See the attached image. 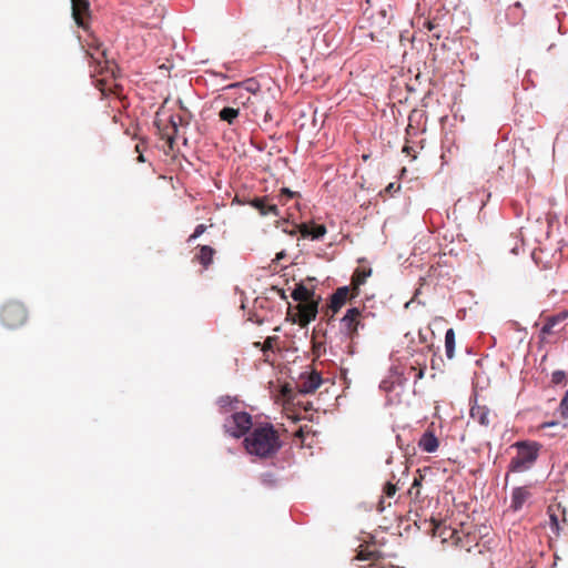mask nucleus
I'll return each instance as SVG.
<instances>
[{
    "instance_id": "obj_13",
    "label": "nucleus",
    "mask_w": 568,
    "mask_h": 568,
    "mask_svg": "<svg viewBox=\"0 0 568 568\" xmlns=\"http://www.w3.org/2000/svg\"><path fill=\"white\" fill-rule=\"evenodd\" d=\"M551 524V530L556 534L559 532L560 521L566 523V508L561 504H551L547 510Z\"/></svg>"
},
{
    "instance_id": "obj_11",
    "label": "nucleus",
    "mask_w": 568,
    "mask_h": 568,
    "mask_svg": "<svg viewBox=\"0 0 568 568\" xmlns=\"http://www.w3.org/2000/svg\"><path fill=\"white\" fill-rule=\"evenodd\" d=\"M433 534L434 536L439 537L443 544L452 541L453 545L458 546L459 542L462 541L458 531L456 529L447 527L443 523L433 521Z\"/></svg>"
},
{
    "instance_id": "obj_32",
    "label": "nucleus",
    "mask_w": 568,
    "mask_h": 568,
    "mask_svg": "<svg viewBox=\"0 0 568 568\" xmlns=\"http://www.w3.org/2000/svg\"><path fill=\"white\" fill-rule=\"evenodd\" d=\"M383 491L387 497H393L397 491V487L395 484L388 481L385 484Z\"/></svg>"
},
{
    "instance_id": "obj_40",
    "label": "nucleus",
    "mask_w": 568,
    "mask_h": 568,
    "mask_svg": "<svg viewBox=\"0 0 568 568\" xmlns=\"http://www.w3.org/2000/svg\"><path fill=\"white\" fill-rule=\"evenodd\" d=\"M425 24H426V28H427L429 31H432V30H434V29H435L434 23H433V22H430V21H427Z\"/></svg>"
},
{
    "instance_id": "obj_4",
    "label": "nucleus",
    "mask_w": 568,
    "mask_h": 568,
    "mask_svg": "<svg viewBox=\"0 0 568 568\" xmlns=\"http://www.w3.org/2000/svg\"><path fill=\"white\" fill-rule=\"evenodd\" d=\"M252 427V417L245 412L233 414L225 420V432L235 438L245 435Z\"/></svg>"
},
{
    "instance_id": "obj_30",
    "label": "nucleus",
    "mask_w": 568,
    "mask_h": 568,
    "mask_svg": "<svg viewBox=\"0 0 568 568\" xmlns=\"http://www.w3.org/2000/svg\"><path fill=\"white\" fill-rule=\"evenodd\" d=\"M206 231V225L199 224L194 232L189 236L187 242L192 243L194 240H196L199 236H201Z\"/></svg>"
},
{
    "instance_id": "obj_24",
    "label": "nucleus",
    "mask_w": 568,
    "mask_h": 568,
    "mask_svg": "<svg viewBox=\"0 0 568 568\" xmlns=\"http://www.w3.org/2000/svg\"><path fill=\"white\" fill-rule=\"evenodd\" d=\"M445 352L446 356L452 359L455 355V332L453 328L446 331L445 334Z\"/></svg>"
},
{
    "instance_id": "obj_7",
    "label": "nucleus",
    "mask_w": 568,
    "mask_h": 568,
    "mask_svg": "<svg viewBox=\"0 0 568 568\" xmlns=\"http://www.w3.org/2000/svg\"><path fill=\"white\" fill-rule=\"evenodd\" d=\"M72 18L78 27L88 29V20L91 17L89 0H71Z\"/></svg>"
},
{
    "instance_id": "obj_29",
    "label": "nucleus",
    "mask_w": 568,
    "mask_h": 568,
    "mask_svg": "<svg viewBox=\"0 0 568 568\" xmlns=\"http://www.w3.org/2000/svg\"><path fill=\"white\" fill-rule=\"evenodd\" d=\"M296 196H298L297 192H293V191H291L287 187H283V189H281V192L277 195V199H278V202L284 205V204H286V202L290 199H293V197H296Z\"/></svg>"
},
{
    "instance_id": "obj_26",
    "label": "nucleus",
    "mask_w": 568,
    "mask_h": 568,
    "mask_svg": "<svg viewBox=\"0 0 568 568\" xmlns=\"http://www.w3.org/2000/svg\"><path fill=\"white\" fill-rule=\"evenodd\" d=\"M377 554L375 551H371L368 549H362L358 555L356 556V559L358 560H372V564L368 565V568L376 567L377 566Z\"/></svg>"
},
{
    "instance_id": "obj_46",
    "label": "nucleus",
    "mask_w": 568,
    "mask_h": 568,
    "mask_svg": "<svg viewBox=\"0 0 568 568\" xmlns=\"http://www.w3.org/2000/svg\"><path fill=\"white\" fill-rule=\"evenodd\" d=\"M434 37L438 40L440 38V34H434Z\"/></svg>"
},
{
    "instance_id": "obj_9",
    "label": "nucleus",
    "mask_w": 568,
    "mask_h": 568,
    "mask_svg": "<svg viewBox=\"0 0 568 568\" xmlns=\"http://www.w3.org/2000/svg\"><path fill=\"white\" fill-rule=\"evenodd\" d=\"M322 383L323 378L316 371L302 374L297 384L298 392L302 394H312L322 385Z\"/></svg>"
},
{
    "instance_id": "obj_8",
    "label": "nucleus",
    "mask_w": 568,
    "mask_h": 568,
    "mask_svg": "<svg viewBox=\"0 0 568 568\" xmlns=\"http://www.w3.org/2000/svg\"><path fill=\"white\" fill-rule=\"evenodd\" d=\"M317 306L318 303L315 300L298 303L296 305L297 318L295 322H297L301 326H306L310 322L315 320L317 315Z\"/></svg>"
},
{
    "instance_id": "obj_43",
    "label": "nucleus",
    "mask_w": 568,
    "mask_h": 568,
    "mask_svg": "<svg viewBox=\"0 0 568 568\" xmlns=\"http://www.w3.org/2000/svg\"><path fill=\"white\" fill-rule=\"evenodd\" d=\"M409 150H410V148H409V146H407V145H405V146L403 148V152L408 153V152H409Z\"/></svg>"
},
{
    "instance_id": "obj_37",
    "label": "nucleus",
    "mask_w": 568,
    "mask_h": 568,
    "mask_svg": "<svg viewBox=\"0 0 568 568\" xmlns=\"http://www.w3.org/2000/svg\"><path fill=\"white\" fill-rule=\"evenodd\" d=\"M219 404H220L221 407H225L229 404H231V399H230V397H221L219 399Z\"/></svg>"
},
{
    "instance_id": "obj_3",
    "label": "nucleus",
    "mask_w": 568,
    "mask_h": 568,
    "mask_svg": "<svg viewBox=\"0 0 568 568\" xmlns=\"http://www.w3.org/2000/svg\"><path fill=\"white\" fill-rule=\"evenodd\" d=\"M27 318L28 312L24 305L16 301L6 303L0 311L1 323L10 329L20 327L27 322Z\"/></svg>"
},
{
    "instance_id": "obj_27",
    "label": "nucleus",
    "mask_w": 568,
    "mask_h": 568,
    "mask_svg": "<svg viewBox=\"0 0 568 568\" xmlns=\"http://www.w3.org/2000/svg\"><path fill=\"white\" fill-rule=\"evenodd\" d=\"M277 341V336H268L266 339L261 342H255L254 346L261 348V351L265 354L267 351L273 349L274 343Z\"/></svg>"
},
{
    "instance_id": "obj_39",
    "label": "nucleus",
    "mask_w": 568,
    "mask_h": 568,
    "mask_svg": "<svg viewBox=\"0 0 568 568\" xmlns=\"http://www.w3.org/2000/svg\"><path fill=\"white\" fill-rule=\"evenodd\" d=\"M233 94L235 95V99L242 100L241 103L246 100V95H241L237 91H233Z\"/></svg>"
},
{
    "instance_id": "obj_16",
    "label": "nucleus",
    "mask_w": 568,
    "mask_h": 568,
    "mask_svg": "<svg viewBox=\"0 0 568 568\" xmlns=\"http://www.w3.org/2000/svg\"><path fill=\"white\" fill-rule=\"evenodd\" d=\"M568 316L567 313H560L554 316H549L546 318L545 324L540 329V339L545 341L547 336L555 333V326L566 320Z\"/></svg>"
},
{
    "instance_id": "obj_34",
    "label": "nucleus",
    "mask_w": 568,
    "mask_h": 568,
    "mask_svg": "<svg viewBox=\"0 0 568 568\" xmlns=\"http://www.w3.org/2000/svg\"><path fill=\"white\" fill-rule=\"evenodd\" d=\"M399 190H400V184L389 183L385 187L384 193H386L388 195H393L394 193L398 192Z\"/></svg>"
},
{
    "instance_id": "obj_38",
    "label": "nucleus",
    "mask_w": 568,
    "mask_h": 568,
    "mask_svg": "<svg viewBox=\"0 0 568 568\" xmlns=\"http://www.w3.org/2000/svg\"><path fill=\"white\" fill-rule=\"evenodd\" d=\"M556 426H559V423L558 422H548V423H544L541 425L542 428H547V427H556Z\"/></svg>"
},
{
    "instance_id": "obj_45",
    "label": "nucleus",
    "mask_w": 568,
    "mask_h": 568,
    "mask_svg": "<svg viewBox=\"0 0 568 568\" xmlns=\"http://www.w3.org/2000/svg\"><path fill=\"white\" fill-rule=\"evenodd\" d=\"M515 7H516V8H520V7H521V3H520V2H516V3H515Z\"/></svg>"
},
{
    "instance_id": "obj_21",
    "label": "nucleus",
    "mask_w": 568,
    "mask_h": 568,
    "mask_svg": "<svg viewBox=\"0 0 568 568\" xmlns=\"http://www.w3.org/2000/svg\"><path fill=\"white\" fill-rule=\"evenodd\" d=\"M215 254V250L209 245H200L199 252L195 255V260L204 267L207 268L212 262Z\"/></svg>"
},
{
    "instance_id": "obj_5",
    "label": "nucleus",
    "mask_w": 568,
    "mask_h": 568,
    "mask_svg": "<svg viewBox=\"0 0 568 568\" xmlns=\"http://www.w3.org/2000/svg\"><path fill=\"white\" fill-rule=\"evenodd\" d=\"M359 327H364L362 312L357 307L347 310L341 320L342 333L353 341L357 336Z\"/></svg>"
},
{
    "instance_id": "obj_17",
    "label": "nucleus",
    "mask_w": 568,
    "mask_h": 568,
    "mask_svg": "<svg viewBox=\"0 0 568 568\" xmlns=\"http://www.w3.org/2000/svg\"><path fill=\"white\" fill-rule=\"evenodd\" d=\"M418 446L426 453H434L437 450L439 442L433 430L427 429L419 438Z\"/></svg>"
},
{
    "instance_id": "obj_19",
    "label": "nucleus",
    "mask_w": 568,
    "mask_h": 568,
    "mask_svg": "<svg viewBox=\"0 0 568 568\" xmlns=\"http://www.w3.org/2000/svg\"><path fill=\"white\" fill-rule=\"evenodd\" d=\"M87 54L90 59L97 63L99 67L106 62V50L102 48V43L94 40V43L89 44V49L87 50Z\"/></svg>"
},
{
    "instance_id": "obj_23",
    "label": "nucleus",
    "mask_w": 568,
    "mask_h": 568,
    "mask_svg": "<svg viewBox=\"0 0 568 568\" xmlns=\"http://www.w3.org/2000/svg\"><path fill=\"white\" fill-rule=\"evenodd\" d=\"M292 297L298 303L314 300V291L306 287L303 283H298L292 292Z\"/></svg>"
},
{
    "instance_id": "obj_18",
    "label": "nucleus",
    "mask_w": 568,
    "mask_h": 568,
    "mask_svg": "<svg viewBox=\"0 0 568 568\" xmlns=\"http://www.w3.org/2000/svg\"><path fill=\"white\" fill-rule=\"evenodd\" d=\"M300 232L303 237H311L312 240H318L326 234V227L323 224H302Z\"/></svg>"
},
{
    "instance_id": "obj_1",
    "label": "nucleus",
    "mask_w": 568,
    "mask_h": 568,
    "mask_svg": "<svg viewBox=\"0 0 568 568\" xmlns=\"http://www.w3.org/2000/svg\"><path fill=\"white\" fill-rule=\"evenodd\" d=\"M245 447L250 454L258 457H273L282 447L277 430L272 424L257 426L244 439Z\"/></svg>"
},
{
    "instance_id": "obj_20",
    "label": "nucleus",
    "mask_w": 568,
    "mask_h": 568,
    "mask_svg": "<svg viewBox=\"0 0 568 568\" xmlns=\"http://www.w3.org/2000/svg\"><path fill=\"white\" fill-rule=\"evenodd\" d=\"M372 270L356 268L352 276L351 287L353 288V296L359 295V286L363 285L367 277L371 275Z\"/></svg>"
},
{
    "instance_id": "obj_15",
    "label": "nucleus",
    "mask_w": 568,
    "mask_h": 568,
    "mask_svg": "<svg viewBox=\"0 0 568 568\" xmlns=\"http://www.w3.org/2000/svg\"><path fill=\"white\" fill-rule=\"evenodd\" d=\"M225 89L229 91H237L241 95H246V100L242 102L243 105H246L251 102V93L256 91L257 85L254 81L247 80L245 82L230 84Z\"/></svg>"
},
{
    "instance_id": "obj_36",
    "label": "nucleus",
    "mask_w": 568,
    "mask_h": 568,
    "mask_svg": "<svg viewBox=\"0 0 568 568\" xmlns=\"http://www.w3.org/2000/svg\"><path fill=\"white\" fill-rule=\"evenodd\" d=\"M410 371H413L415 373V382H417L418 379H422L424 377V373H425V368H416L414 366L410 367Z\"/></svg>"
},
{
    "instance_id": "obj_6",
    "label": "nucleus",
    "mask_w": 568,
    "mask_h": 568,
    "mask_svg": "<svg viewBox=\"0 0 568 568\" xmlns=\"http://www.w3.org/2000/svg\"><path fill=\"white\" fill-rule=\"evenodd\" d=\"M192 118V113L181 104V112L170 116V128H166L165 131L162 132V138H166L168 142L172 146L179 128L187 126Z\"/></svg>"
},
{
    "instance_id": "obj_28",
    "label": "nucleus",
    "mask_w": 568,
    "mask_h": 568,
    "mask_svg": "<svg viewBox=\"0 0 568 568\" xmlns=\"http://www.w3.org/2000/svg\"><path fill=\"white\" fill-rule=\"evenodd\" d=\"M296 196H298L297 192H293V191H291L287 187H283V189H281V192L277 195V199H278V202L284 205V204H286V202L290 199H293V197H296Z\"/></svg>"
},
{
    "instance_id": "obj_31",
    "label": "nucleus",
    "mask_w": 568,
    "mask_h": 568,
    "mask_svg": "<svg viewBox=\"0 0 568 568\" xmlns=\"http://www.w3.org/2000/svg\"><path fill=\"white\" fill-rule=\"evenodd\" d=\"M145 142L144 141H140L139 143L135 144V152L139 153V156H138V162L140 163H144L145 162V158L143 155V152L145 150Z\"/></svg>"
},
{
    "instance_id": "obj_33",
    "label": "nucleus",
    "mask_w": 568,
    "mask_h": 568,
    "mask_svg": "<svg viewBox=\"0 0 568 568\" xmlns=\"http://www.w3.org/2000/svg\"><path fill=\"white\" fill-rule=\"evenodd\" d=\"M560 412L564 417H568V390L565 393V396L560 402Z\"/></svg>"
},
{
    "instance_id": "obj_44",
    "label": "nucleus",
    "mask_w": 568,
    "mask_h": 568,
    "mask_svg": "<svg viewBox=\"0 0 568 568\" xmlns=\"http://www.w3.org/2000/svg\"><path fill=\"white\" fill-rule=\"evenodd\" d=\"M381 14L382 17L385 19L386 18V11L385 10H381Z\"/></svg>"
},
{
    "instance_id": "obj_35",
    "label": "nucleus",
    "mask_w": 568,
    "mask_h": 568,
    "mask_svg": "<svg viewBox=\"0 0 568 568\" xmlns=\"http://www.w3.org/2000/svg\"><path fill=\"white\" fill-rule=\"evenodd\" d=\"M566 375L561 371H556L552 373V382L555 384H560L565 379Z\"/></svg>"
},
{
    "instance_id": "obj_22",
    "label": "nucleus",
    "mask_w": 568,
    "mask_h": 568,
    "mask_svg": "<svg viewBox=\"0 0 568 568\" xmlns=\"http://www.w3.org/2000/svg\"><path fill=\"white\" fill-rule=\"evenodd\" d=\"M530 497V491L528 487H516L513 490L511 495V507L515 510H518L523 507V505L528 500Z\"/></svg>"
},
{
    "instance_id": "obj_12",
    "label": "nucleus",
    "mask_w": 568,
    "mask_h": 568,
    "mask_svg": "<svg viewBox=\"0 0 568 568\" xmlns=\"http://www.w3.org/2000/svg\"><path fill=\"white\" fill-rule=\"evenodd\" d=\"M353 288L351 286L338 287L331 297L329 308L335 314L337 313L349 298H354Z\"/></svg>"
},
{
    "instance_id": "obj_25",
    "label": "nucleus",
    "mask_w": 568,
    "mask_h": 568,
    "mask_svg": "<svg viewBox=\"0 0 568 568\" xmlns=\"http://www.w3.org/2000/svg\"><path fill=\"white\" fill-rule=\"evenodd\" d=\"M237 116H239V109L230 108V106L223 108L219 113L220 120L225 121L229 124H233V122L236 120Z\"/></svg>"
},
{
    "instance_id": "obj_42",
    "label": "nucleus",
    "mask_w": 568,
    "mask_h": 568,
    "mask_svg": "<svg viewBox=\"0 0 568 568\" xmlns=\"http://www.w3.org/2000/svg\"><path fill=\"white\" fill-rule=\"evenodd\" d=\"M288 392H290V390H288V388H287L286 386H284V387H283V389H282L283 395H284V396H286V394H287Z\"/></svg>"
},
{
    "instance_id": "obj_2",
    "label": "nucleus",
    "mask_w": 568,
    "mask_h": 568,
    "mask_svg": "<svg viewBox=\"0 0 568 568\" xmlns=\"http://www.w3.org/2000/svg\"><path fill=\"white\" fill-rule=\"evenodd\" d=\"M513 447L517 454L508 465V473H524L534 466L541 446L536 442L524 440L515 443Z\"/></svg>"
},
{
    "instance_id": "obj_41",
    "label": "nucleus",
    "mask_w": 568,
    "mask_h": 568,
    "mask_svg": "<svg viewBox=\"0 0 568 568\" xmlns=\"http://www.w3.org/2000/svg\"><path fill=\"white\" fill-rule=\"evenodd\" d=\"M282 298H286V295L283 290H277Z\"/></svg>"
},
{
    "instance_id": "obj_14",
    "label": "nucleus",
    "mask_w": 568,
    "mask_h": 568,
    "mask_svg": "<svg viewBox=\"0 0 568 568\" xmlns=\"http://www.w3.org/2000/svg\"><path fill=\"white\" fill-rule=\"evenodd\" d=\"M250 204L256 209L261 215L267 216H280V211L276 204L271 203L270 199L267 196L264 197H255L253 199Z\"/></svg>"
},
{
    "instance_id": "obj_10",
    "label": "nucleus",
    "mask_w": 568,
    "mask_h": 568,
    "mask_svg": "<svg viewBox=\"0 0 568 568\" xmlns=\"http://www.w3.org/2000/svg\"><path fill=\"white\" fill-rule=\"evenodd\" d=\"M470 417L481 426L488 427L497 418V414L486 405L475 404L470 408Z\"/></svg>"
}]
</instances>
